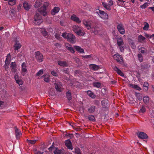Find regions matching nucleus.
<instances>
[{
    "label": "nucleus",
    "mask_w": 154,
    "mask_h": 154,
    "mask_svg": "<svg viewBox=\"0 0 154 154\" xmlns=\"http://www.w3.org/2000/svg\"><path fill=\"white\" fill-rule=\"evenodd\" d=\"M113 58L120 64L125 65V64L124 62L123 58L119 54H115L113 56Z\"/></svg>",
    "instance_id": "1"
},
{
    "label": "nucleus",
    "mask_w": 154,
    "mask_h": 154,
    "mask_svg": "<svg viewBox=\"0 0 154 154\" xmlns=\"http://www.w3.org/2000/svg\"><path fill=\"white\" fill-rule=\"evenodd\" d=\"M95 12L102 18L107 19L108 18L107 14L103 11L100 10L99 9H96Z\"/></svg>",
    "instance_id": "2"
},
{
    "label": "nucleus",
    "mask_w": 154,
    "mask_h": 154,
    "mask_svg": "<svg viewBox=\"0 0 154 154\" xmlns=\"http://www.w3.org/2000/svg\"><path fill=\"white\" fill-rule=\"evenodd\" d=\"M54 85L55 88L57 91L61 92L62 91V84L60 82L56 81L54 83Z\"/></svg>",
    "instance_id": "3"
},
{
    "label": "nucleus",
    "mask_w": 154,
    "mask_h": 154,
    "mask_svg": "<svg viewBox=\"0 0 154 154\" xmlns=\"http://www.w3.org/2000/svg\"><path fill=\"white\" fill-rule=\"evenodd\" d=\"M102 5L108 11L111 10L110 7L113 4V2L112 0H110L109 1L108 3L103 2L102 3Z\"/></svg>",
    "instance_id": "4"
},
{
    "label": "nucleus",
    "mask_w": 154,
    "mask_h": 154,
    "mask_svg": "<svg viewBox=\"0 0 154 154\" xmlns=\"http://www.w3.org/2000/svg\"><path fill=\"white\" fill-rule=\"evenodd\" d=\"M35 58L39 62H41L43 60V57L42 54L39 51L35 52Z\"/></svg>",
    "instance_id": "5"
},
{
    "label": "nucleus",
    "mask_w": 154,
    "mask_h": 154,
    "mask_svg": "<svg viewBox=\"0 0 154 154\" xmlns=\"http://www.w3.org/2000/svg\"><path fill=\"white\" fill-rule=\"evenodd\" d=\"M117 45L119 48L120 51L122 52L124 50V44L122 39H118Z\"/></svg>",
    "instance_id": "6"
},
{
    "label": "nucleus",
    "mask_w": 154,
    "mask_h": 154,
    "mask_svg": "<svg viewBox=\"0 0 154 154\" xmlns=\"http://www.w3.org/2000/svg\"><path fill=\"white\" fill-rule=\"evenodd\" d=\"M27 71L26 63L25 62L22 63L21 65V74L23 76L25 75Z\"/></svg>",
    "instance_id": "7"
},
{
    "label": "nucleus",
    "mask_w": 154,
    "mask_h": 154,
    "mask_svg": "<svg viewBox=\"0 0 154 154\" xmlns=\"http://www.w3.org/2000/svg\"><path fill=\"white\" fill-rule=\"evenodd\" d=\"M34 19L35 21H38L37 23L38 24H39L41 23V16L40 15L39 13H36L34 16Z\"/></svg>",
    "instance_id": "8"
},
{
    "label": "nucleus",
    "mask_w": 154,
    "mask_h": 154,
    "mask_svg": "<svg viewBox=\"0 0 154 154\" xmlns=\"http://www.w3.org/2000/svg\"><path fill=\"white\" fill-rule=\"evenodd\" d=\"M117 28L120 33L124 34L125 33V30L122 24H119L117 25Z\"/></svg>",
    "instance_id": "9"
},
{
    "label": "nucleus",
    "mask_w": 154,
    "mask_h": 154,
    "mask_svg": "<svg viewBox=\"0 0 154 154\" xmlns=\"http://www.w3.org/2000/svg\"><path fill=\"white\" fill-rule=\"evenodd\" d=\"M21 45L20 43L17 40H15V43L14 46V50L16 52V51H18L21 47Z\"/></svg>",
    "instance_id": "10"
},
{
    "label": "nucleus",
    "mask_w": 154,
    "mask_h": 154,
    "mask_svg": "<svg viewBox=\"0 0 154 154\" xmlns=\"http://www.w3.org/2000/svg\"><path fill=\"white\" fill-rule=\"evenodd\" d=\"M137 135L139 138L142 139H145L148 137L147 134L145 133L142 132H138L137 133Z\"/></svg>",
    "instance_id": "11"
},
{
    "label": "nucleus",
    "mask_w": 154,
    "mask_h": 154,
    "mask_svg": "<svg viewBox=\"0 0 154 154\" xmlns=\"http://www.w3.org/2000/svg\"><path fill=\"white\" fill-rule=\"evenodd\" d=\"M47 9L42 6L41 8L38 9V12H40V14H42L44 16H45L47 14V12L46 11Z\"/></svg>",
    "instance_id": "12"
},
{
    "label": "nucleus",
    "mask_w": 154,
    "mask_h": 154,
    "mask_svg": "<svg viewBox=\"0 0 154 154\" xmlns=\"http://www.w3.org/2000/svg\"><path fill=\"white\" fill-rule=\"evenodd\" d=\"M112 68L113 69L116 71V72L119 75L121 76H124V74L123 73V72L121 71L120 69H119V68H118L116 66H114L112 67Z\"/></svg>",
    "instance_id": "13"
},
{
    "label": "nucleus",
    "mask_w": 154,
    "mask_h": 154,
    "mask_svg": "<svg viewBox=\"0 0 154 154\" xmlns=\"http://www.w3.org/2000/svg\"><path fill=\"white\" fill-rule=\"evenodd\" d=\"M54 154H72L68 151H66L65 154H64L63 152L59 149L58 148H56V149L54 151Z\"/></svg>",
    "instance_id": "14"
},
{
    "label": "nucleus",
    "mask_w": 154,
    "mask_h": 154,
    "mask_svg": "<svg viewBox=\"0 0 154 154\" xmlns=\"http://www.w3.org/2000/svg\"><path fill=\"white\" fill-rule=\"evenodd\" d=\"M11 68L12 72L15 73L17 71V66L15 63L12 62L11 64Z\"/></svg>",
    "instance_id": "15"
},
{
    "label": "nucleus",
    "mask_w": 154,
    "mask_h": 154,
    "mask_svg": "<svg viewBox=\"0 0 154 154\" xmlns=\"http://www.w3.org/2000/svg\"><path fill=\"white\" fill-rule=\"evenodd\" d=\"M71 19L78 23H80L81 22L79 18L75 15H73L71 16Z\"/></svg>",
    "instance_id": "16"
},
{
    "label": "nucleus",
    "mask_w": 154,
    "mask_h": 154,
    "mask_svg": "<svg viewBox=\"0 0 154 154\" xmlns=\"http://www.w3.org/2000/svg\"><path fill=\"white\" fill-rule=\"evenodd\" d=\"M71 85L75 87L78 88H81L82 87V84L81 83L75 81L73 83H71Z\"/></svg>",
    "instance_id": "17"
},
{
    "label": "nucleus",
    "mask_w": 154,
    "mask_h": 154,
    "mask_svg": "<svg viewBox=\"0 0 154 154\" xmlns=\"http://www.w3.org/2000/svg\"><path fill=\"white\" fill-rule=\"evenodd\" d=\"M15 133L17 139H18L20 138V136L22 135V133L20 130L17 128L16 127L15 128Z\"/></svg>",
    "instance_id": "18"
},
{
    "label": "nucleus",
    "mask_w": 154,
    "mask_h": 154,
    "mask_svg": "<svg viewBox=\"0 0 154 154\" xmlns=\"http://www.w3.org/2000/svg\"><path fill=\"white\" fill-rule=\"evenodd\" d=\"M65 144L66 146L69 149L72 150L73 149L71 144V142L69 140H67L65 141Z\"/></svg>",
    "instance_id": "19"
},
{
    "label": "nucleus",
    "mask_w": 154,
    "mask_h": 154,
    "mask_svg": "<svg viewBox=\"0 0 154 154\" xmlns=\"http://www.w3.org/2000/svg\"><path fill=\"white\" fill-rule=\"evenodd\" d=\"M89 67L91 69L94 70H97L100 68L99 66L94 64H90Z\"/></svg>",
    "instance_id": "20"
},
{
    "label": "nucleus",
    "mask_w": 154,
    "mask_h": 154,
    "mask_svg": "<svg viewBox=\"0 0 154 154\" xmlns=\"http://www.w3.org/2000/svg\"><path fill=\"white\" fill-rule=\"evenodd\" d=\"M60 9L59 7H55L51 11V14L53 15H55L56 13L59 11Z\"/></svg>",
    "instance_id": "21"
},
{
    "label": "nucleus",
    "mask_w": 154,
    "mask_h": 154,
    "mask_svg": "<svg viewBox=\"0 0 154 154\" xmlns=\"http://www.w3.org/2000/svg\"><path fill=\"white\" fill-rule=\"evenodd\" d=\"M23 7L24 9L26 11H29L31 7V5L29 4H28L26 2H25L23 4Z\"/></svg>",
    "instance_id": "22"
},
{
    "label": "nucleus",
    "mask_w": 154,
    "mask_h": 154,
    "mask_svg": "<svg viewBox=\"0 0 154 154\" xmlns=\"http://www.w3.org/2000/svg\"><path fill=\"white\" fill-rule=\"evenodd\" d=\"M57 63L59 65L65 67L68 66V64L66 61H59Z\"/></svg>",
    "instance_id": "23"
},
{
    "label": "nucleus",
    "mask_w": 154,
    "mask_h": 154,
    "mask_svg": "<svg viewBox=\"0 0 154 154\" xmlns=\"http://www.w3.org/2000/svg\"><path fill=\"white\" fill-rule=\"evenodd\" d=\"M129 86L130 87L134 88L135 89L138 91H140L141 90V88L137 85L133 84H130L129 85Z\"/></svg>",
    "instance_id": "24"
},
{
    "label": "nucleus",
    "mask_w": 154,
    "mask_h": 154,
    "mask_svg": "<svg viewBox=\"0 0 154 154\" xmlns=\"http://www.w3.org/2000/svg\"><path fill=\"white\" fill-rule=\"evenodd\" d=\"M74 48L77 51L80 53H84V50L82 48L78 46H75L74 47Z\"/></svg>",
    "instance_id": "25"
},
{
    "label": "nucleus",
    "mask_w": 154,
    "mask_h": 154,
    "mask_svg": "<svg viewBox=\"0 0 154 154\" xmlns=\"http://www.w3.org/2000/svg\"><path fill=\"white\" fill-rule=\"evenodd\" d=\"M66 47L71 52L74 53L75 52L73 48L68 44H66Z\"/></svg>",
    "instance_id": "26"
},
{
    "label": "nucleus",
    "mask_w": 154,
    "mask_h": 154,
    "mask_svg": "<svg viewBox=\"0 0 154 154\" xmlns=\"http://www.w3.org/2000/svg\"><path fill=\"white\" fill-rule=\"evenodd\" d=\"M96 107L95 106L92 105L90 107H89L88 110V112L90 113H93Z\"/></svg>",
    "instance_id": "27"
},
{
    "label": "nucleus",
    "mask_w": 154,
    "mask_h": 154,
    "mask_svg": "<svg viewBox=\"0 0 154 154\" xmlns=\"http://www.w3.org/2000/svg\"><path fill=\"white\" fill-rule=\"evenodd\" d=\"M76 33L78 35L83 36L85 34V32L81 28Z\"/></svg>",
    "instance_id": "28"
},
{
    "label": "nucleus",
    "mask_w": 154,
    "mask_h": 154,
    "mask_svg": "<svg viewBox=\"0 0 154 154\" xmlns=\"http://www.w3.org/2000/svg\"><path fill=\"white\" fill-rule=\"evenodd\" d=\"M87 94L90 97L92 98H95L96 97L95 94L91 91H87Z\"/></svg>",
    "instance_id": "29"
},
{
    "label": "nucleus",
    "mask_w": 154,
    "mask_h": 154,
    "mask_svg": "<svg viewBox=\"0 0 154 154\" xmlns=\"http://www.w3.org/2000/svg\"><path fill=\"white\" fill-rule=\"evenodd\" d=\"M81 27L78 25H74L72 26V29L75 33L80 29Z\"/></svg>",
    "instance_id": "30"
},
{
    "label": "nucleus",
    "mask_w": 154,
    "mask_h": 154,
    "mask_svg": "<svg viewBox=\"0 0 154 154\" xmlns=\"http://www.w3.org/2000/svg\"><path fill=\"white\" fill-rule=\"evenodd\" d=\"M42 77L44 78V81L46 82H48L50 81V76L49 75H44Z\"/></svg>",
    "instance_id": "31"
},
{
    "label": "nucleus",
    "mask_w": 154,
    "mask_h": 154,
    "mask_svg": "<svg viewBox=\"0 0 154 154\" xmlns=\"http://www.w3.org/2000/svg\"><path fill=\"white\" fill-rule=\"evenodd\" d=\"M144 35L145 37L147 38H154V34H152L151 35H149V34L145 33Z\"/></svg>",
    "instance_id": "32"
},
{
    "label": "nucleus",
    "mask_w": 154,
    "mask_h": 154,
    "mask_svg": "<svg viewBox=\"0 0 154 154\" xmlns=\"http://www.w3.org/2000/svg\"><path fill=\"white\" fill-rule=\"evenodd\" d=\"M66 96L68 99L70 100L72 99L71 94L70 92L68 91L66 92Z\"/></svg>",
    "instance_id": "33"
},
{
    "label": "nucleus",
    "mask_w": 154,
    "mask_h": 154,
    "mask_svg": "<svg viewBox=\"0 0 154 154\" xmlns=\"http://www.w3.org/2000/svg\"><path fill=\"white\" fill-rule=\"evenodd\" d=\"M67 38H75L74 35L71 33H68Z\"/></svg>",
    "instance_id": "34"
},
{
    "label": "nucleus",
    "mask_w": 154,
    "mask_h": 154,
    "mask_svg": "<svg viewBox=\"0 0 154 154\" xmlns=\"http://www.w3.org/2000/svg\"><path fill=\"white\" fill-rule=\"evenodd\" d=\"M42 33L44 36H46L48 35V33L46 30L45 29H42Z\"/></svg>",
    "instance_id": "35"
},
{
    "label": "nucleus",
    "mask_w": 154,
    "mask_h": 154,
    "mask_svg": "<svg viewBox=\"0 0 154 154\" xmlns=\"http://www.w3.org/2000/svg\"><path fill=\"white\" fill-rule=\"evenodd\" d=\"M149 97L148 96H146L144 97L143 99V101L144 103L147 104L149 102Z\"/></svg>",
    "instance_id": "36"
},
{
    "label": "nucleus",
    "mask_w": 154,
    "mask_h": 154,
    "mask_svg": "<svg viewBox=\"0 0 154 154\" xmlns=\"http://www.w3.org/2000/svg\"><path fill=\"white\" fill-rule=\"evenodd\" d=\"M93 85L94 86L99 88H100L101 86V84L100 82H96L93 83Z\"/></svg>",
    "instance_id": "37"
},
{
    "label": "nucleus",
    "mask_w": 154,
    "mask_h": 154,
    "mask_svg": "<svg viewBox=\"0 0 154 154\" xmlns=\"http://www.w3.org/2000/svg\"><path fill=\"white\" fill-rule=\"evenodd\" d=\"M41 3L39 1H36L35 2V4L34 5L35 7V8H38L41 6Z\"/></svg>",
    "instance_id": "38"
},
{
    "label": "nucleus",
    "mask_w": 154,
    "mask_h": 154,
    "mask_svg": "<svg viewBox=\"0 0 154 154\" xmlns=\"http://www.w3.org/2000/svg\"><path fill=\"white\" fill-rule=\"evenodd\" d=\"M138 57L140 61V62H142L143 60V57L142 55L140 53L138 54Z\"/></svg>",
    "instance_id": "39"
},
{
    "label": "nucleus",
    "mask_w": 154,
    "mask_h": 154,
    "mask_svg": "<svg viewBox=\"0 0 154 154\" xmlns=\"http://www.w3.org/2000/svg\"><path fill=\"white\" fill-rule=\"evenodd\" d=\"M27 141L28 143L33 144L36 142V140H27Z\"/></svg>",
    "instance_id": "40"
},
{
    "label": "nucleus",
    "mask_w": 154,
    "mask_h": 154,
    "mask_svg": "<svg viewBox=\"0 0 154 154\" xmlns=\"http://www.w3.org/2000/svg\"><path fill=\"white\" fill-rule=\"evenodd\" d=\"M11 58V55L9 53L7 56V57L6 58V60H5V63H6V62H9V61L10 59Z\"/></svg>",
    "instance_id": "41"
},
{
    "label": "nucleus",
    "mask_w": 154,
    "mask_h": 154,
    "mask_svg": "<svg viewBox=\"0 0 154 154\" xmlns=\"http://www.w3.org/2000/svg\"><path fill=\"white\" fill-rule=\"evenodd\" d=\"M148 3L147 2H146L143 5H141L140 8L142 9H145L148 6Z\"/></svg>",
    "instance_id": "42"
},
{
    "label": "nucleus",
    "mask_w": 154,
    "mask_h": 154,
    "mask_svg": "<svg viewBox=\"0 0 154 154\" xmlns=\"http://www.w3.org/2000/svg\"><path fill=\"white\" fill-rule=\"evenodd\" d=\"M8 3L10 5H14L15 4V0H9Z\"/></svg>",
    "instance_id": "43"
},
{
    "label": "nucleus",
    "mask_w": 154,
    "mask_h": 154,
    "mask_svg": "<svg viewBox=\"0 0 154 154\" xmlns=\"http://www.w3.org/2000/svg\"><path fill=\"white\" fill-rule=\"evenodd\" d=\"M149 24L147 23H145V24L144 25V26L143 27V29L144 30H148L149 28Z\"/></svg>",
    "instance_id": "44"
},
{
    "label": "nucleus",
    "mask_w": 154,
    "mask_h": 154,
    "mask_svg": "<svg viewBox=\"0 0 154 154\" xmlns=\"http://www.w3.org/2000/svg\"><path fill=\"white\" fill-rule=\"evenodd\" d=\"M16 82L19 85H22L23 84V82L21 79H18L16 80Z\"/></svg>",
    "instance_id": "45"
},
{
    "label": "nucleus",
    "mask_w": 154,
    "mask_h": 154,
    "mask_svg": "<svg viewBox=\"0 0 154 154\" xmlns=\"http://www.w3.org/2000/svg\"><path fill=\"white\" fill-rule=\"evenodd\" d=\"M146 111V108L144 106H142L139 111L140 112L144 113Z\"/></svg>",
    "instance_id": "46"
},
{
    "label": "nucleus",
    "mask_w": 154,
    "mask_h": 154,
    "mask_svg": "<svg viewBox=\"0 0 154 154\" xmlns=\"http://www.w3.org/2000/svg\"><path fill=\"white\" fill-rule=\"evenodd\" d=\"M43 73V69L40 70L36 74L37 76H39L42 75Z\"/></svg>",
    "instance_id": "47"
},
{
    "label": "nucleus",
    "mask_w": 154,
    "mask_h": 154,
    "mask_svg": "<svg viewBox=\"0 0 154 154\" xmlns=\"http://www.w3.org/2000/svg\"><path fill=\"white\" fill-rule=\"evenodd\" d=\"M88 118L89 120L91 121H93L95 119V118L94 116L92 115H89L88 116Z\"/></svg>",
    "instance_id": "48"
},
{
    "label": "nucleus",
    "mask_w": 154,
    "mask_h": 154,
    "mask_svg": "<svg viewBox=\"0 0 154 154\" xmlns=\"http://www.w3.org/2000/svg\"><path fill=\"white\" fill-rule=\"evenodd\" d=\"M137 99L140 101H141L142 100V96L139 94H137Z\"/></svg>",
    "instance_id": "49"
},
{
    "label": "nucleus",
    "mask_w": 154,
    "mask_h": 154,
    "mask_svg": "<svg viewBox=\"0 0 154 154\" xmlns=\"http://www.w3.org/2000/svg\"><path fill=\"white\" fill-rule=\"evenodd\" d=\"M51 75L54 76H58V75L57 73L55 71L53 70L51 72Z\"/></svg>",
    "instance_id": "50"
},
{
    "label": "nucleus",
    "mask_w": 154,
    "mask_h": 154,
    "mask_svg": "<svg viewBox=\"0 0 154 154\" xmlns=\"http://www.w3.org/2000/svg\"><path fill=\"white\" fill-rule=\"evenodd\" d=\"M67 35H68V33L65 32L63 33L62 35V36L65 38H67Z\"/></svg>",
    "instance_id": "51"
},
{
    "label": "nucleus",
    "mask_w": 154,
    "mask_h": 154,
    "mask_svg": "<svg viewBox=\"0 0 154 154\" xmlns=\"http://www.w3.org/2000/svg\"><path fill=\"white\" fill-rule=\"evenodd\" d=\"M9 36V33L8 32H6L5 34L3 35V37L4 38H8Z\"/></svg>",
    "instance_id": "52"
},
{
    "label": "nucleus",
    "mask_w": 154,
    "mask_h": 154,
    "mask_svg": "<svg viewBox=\"0 0 154 154\" xmlns=\"http://www.w3.org/2000/svg\"><path fill=\"white\" fill-rule=\"evenodd\" d=\"M129 44L131 45V46L132 48L134 49L135 48L136 46L134 43L130 42Z\"/></svg>",
    "instance_id": "53"
},
{
    "label": "nucleus",
    "mask_w": 154,
    "mask_h": 154,
    "mask_svg": "<svg viewBox=\"0 0 154 154\" xmlns=\"http://www.w3.org/2000/svg\"><path fill=\"white\" fill-rule=\"evenodd\" d=\"M49 5V3L47 2H45L44 3V5L43 6L45 7V8H46L47 9V8Z\"/></svg>",
    "instance_id": "54"
},
{
    "label": "nucleus",
    "mask_w": 154,
    "mask_h": 154,
    "mask_svg": "<svg viewBox=\"0 0 154 154\" xmlns=\"http://www.w3.org/2000/svg\"><path fill=\"white\" fill-rule=\"evenodd\" d=\"M68 41L70 42L71 43L74 44L75 43V39H67Z\"/></svg>",
    "instance_id": "55"
},
{
    "label": "nucleus",
    "mask_w": 154,
    "mask_h": 154,
    "mask_svg": "<svg viewBox=\"0 0 154 154\" xmlns=\"http://www.w3.org/2000/svg\"><path fill=\"white\" fill-rule=\"evenodd\" d=\"M148 83L147 82H145L143 84V86L144 87H145L146 89H147L148 88Z\"/></svg>",
    "instance_id": "56"
},
{
    "label": "nucleus",
    "mask_w": 154,
    "mask_h": 154,
    "mask_svg": "<svg viewBox=\"0 0 154 154\" xmlns=\"http://www.w3.org/2000/svg\"><path fill=\"white\" fill-rule=\"evenodd\" d=\"M14 78L16 80H18L19 79V77L18 75V74L17 73L15 74V75H14Z\"/></svg>",
    "instance_id": "57"
},
{
    "label": "nucleus",
    "mask_w": 154,
    "mask_h": 154,
    "mask_svg": "<svg viewBox=\"0 0 154 154\" xmlns=\"http://www.w3.org/2000/svg\"><path fill=\"white\" fill-rule=\"evenodd\" d=\"M91 57V55H85L83 56L82 57L84 58H90Z\"/></svg>",
    "instance_id": "58"
},
{
    "label": "nucleus",
    "mask_w": 154,
    "mask_h": 154,
    "mask_svg": "<svg viewBox=\"0 0 154 154\" xmlns=\"http://www.w3.org/2000/svg\"><path fill=\"white\" fill-rule=\"evenodd\" d=\"M139 50H140V52L142 53H144L145 52V50L144 48H140L139 49Z\"/></svg>",
    "instance_id": "59"
},
{
    "label": "nucleus",
    "mask_w": 154,
    "mask_h": 154,
    "mask_svg": "<svg viewBox=\"0 0 154 154\" xmlns=\"http://www.w3.org/2000/svg\"><path fill=\"white\" fill-rule=\"evenodd\" d=\"M35 154H43V152H42L39 151H35Z\"/></svg>",
    "instance_id": "60"
},
{
    "label": "nucleus",
    "mask_w": 154,
    "mask_h": 154,
    "mask_svg": "<svg viewBox=\"0 0 154 154\" xmlns=\"http://www.w3.org/2000/svg\"><path fill=\"white\" fill-rule=\"evenodd\" d=\"M14 12H15L14 10V9H12L10 11V14H13V15H14Z\"/></svg>",
    "instance_id": "61"
},
{
    "label": "nucleus",
    "mask_w": 154,
    "mask_h": 154,
    "mask_svg": "<svg viewBox=\"0 0 154 154\" xmlns=\"http://www.w3.org/2000/svg\"><path fill=\"white\" fill-rule=\"evenodd\" d=\"M21 6H22V5H18V6L17 7V9L18 11H20V10Z\"/></svg>",
    "instance_id": "62"
},
{
    "label": "nucleus",
    "mask_w": 154,
    "mask_h": 154,
    "mask_svg": "<svg viewBox=\"0 0 154 154\" xmlns=\"http://www.w3.org/2000/svg\"><path fill=\"white\" fill-rule=\"evenodd\" d=\"M138 38H145L142 35H140L138 36Z\"/></svg>",
    "instance_id": "63"
},
{
    "label": "nucleus",
    "mask_w": 154,
    "mask_h": 154,
    "mask_svg": "<svg viewBox=\"0 0 154 154\" xmlns=\"http://www.w3.org/2000/svg\"><path fill=\"white\" fill-rule=\"evenodd\" d=\"M145 39H139L138 42H145Z\"/></svg>",
    "instance_id": "64"
}]
</instances>
